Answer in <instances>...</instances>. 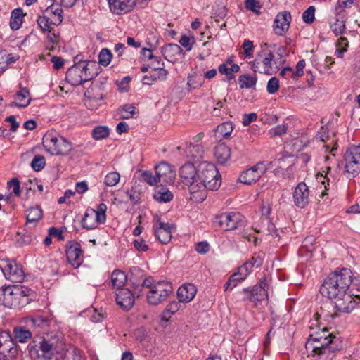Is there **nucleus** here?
Masks as SVG:
<instances>
[{"label": "nucleus", "instance_id": "nucleus-1", "mask_svg": "<svg viewBox=\"0 0 360 360\" xmlns=\"http://www.w3.org/2000/svg\"><path fill=\"white\" fill-rule=\"evenodd\" d=\"M352 281V272L344 268L330 274L320 288V292L331 300L338 311L351 313L360 304V295L347 292Z\"/></svg>", "mask_w": 360, "mask_h": 360}, {"label": "nucleus", "instance_id": "nucleus-2", "mask_svg": "<svg viewBox=\"0 0 360 360\" xmlns=\"http://www.w3.org/2000/svg\"><path fill=\"white\" fill-rule=\"evenodd\" d=\"M27 349L34 360H85L79 349L64 352L63 340L49 335L35 338Z\"/></svg>", "mask_w": 360, "mask_h": 360}, {"label": "nucleus", "instance_id": "nucleus-3", "mask_svg": "<svg viewBox=\"0 0 360 360\" xmlns=\"http://www.w3.org/2000/svg\"><path fill=\"white\" fill-rule=\"evenodd\" d=\"M326 328H323L321 333L311 334L307 345L311 346L314 355L319 356L320 360H332L334 353L343 347L342 341L340 336L329 333Z\"/></svg>", "mask_w": 360, "mask_h": 360}, {"label": "nucleus", "instance_id": "nucleus-4", "mask_svg": "<svg viewBox=\"0 0 360 360\" xmlns=\"http://www.w3.org/2000/svg\"><path fill=\"white\" fill-rule=\"evenodd\" d=\"M221 182L218 169L214 164L207 162L200 163L198 168L197 191L202 188L212 191L217 190Z\"/></svg>", "mask_w": 360, "mask_h": 360}, {"label": "nucleus", "instance_id": "nucleus-5", "mask_svg": "<svg viewBox=\"0 0 360 360\" xmlns=\"http://www.w3.org/2000/svg\"><path fill=\"white\" fill-rule=\"evenodd\" d=\"M43 146L46 150L53 155H68L74 148L72 143L55 132L49 131L44 135Z\"/></svg>", "mask_w": 360, "mask_h": 360}, {"label": "nucleus", "instance_id": "nucleus-6", "mask_svg": "<svg viewBox=\"0 0 360 360\" xmlns=\"http://www.w3.org/2000/svg\"><path fill=\"white\" fill-rule=\"evenodd\" d=\"M267 43L261 45V51L257 54L252 62V70L254 72L271 75L273 63L276 64L274 55L269 49Z\"/></svg>", "mask_w": 360, "mask_h": 360}, {"label": "nucleus", "instance_id": "nucleus-7", "mask_svg": "<svg viewBox=\"0 0 360 360\" xmlns=\"http://www.w3.org/2000/svg\"><path fill=\"white\" fill-rule=\"evenodd\" d=\"M173 287L171 283L161 281L155 283V286L146 293L148 303L158 305L167 299L172 293Z\"/></svg>", "mask_w": 360, "mask_h": 360}, {"label": "nucleus", "instance_id": "nucleus-8", "mask_svg": "<svg viewBox=\"0 0 360 360\" xmlns=\"http://www.w3.org/2000/svg\"><path fill=\"white\" fill-rule=\"evenodd\" d=\"M244 217L238 212L221 213L214 221L221 229L230 231L245 225Z\"/></svg>", "mask_w": 360, "mask_h": 360}, {"label": "nucleus", "instance_id": "nucleus-9", "mask_svg": "<svg viewBox=\"0 0 360 360\" xmlns=\"http://www.w3.org/2000/svg\"><path fill=\"white\" fill-rule=\"evenodd\" d=\"M18 349L10 333L0 332V360H12L18 354Z\"/></svg>", "mask_w": 360, "mask_h": 360}, {"label": "nucleus", "instance_id": "nucleus-10", "mask_svg": "<svg viewBox=\"0 0 360 360\" xmlns=\"http://www.w3.org/2000/svg\"><path fill=\"white\" fill-rule=\"evenodd\" d=\"M179 176L182 183L190 187V191H197L198 179V169H196L193 163L187 162L179 169Z\"/></svg>", "mask_w": 360, "mask_h": 360}, {"label": "nucleus", "instance_id": "nucleus-11", "mask_svg": "<svg viewBox=\"0 0 360 360\" xmlns=\"http://www.w3.org/2000/svg\"><path fill=\"white\" fill-rule=\"evenodd\" d=\"M86 68L85 61H80L72 66L66 72L65 79L72 86H78L92 79V75H83V70Z\"/></svg>", "mask_w": 360, "mask_h": 360}, {"label": "nucleus", "instance_id": "nucleus-12", "mask_svg": "<svg viewBox=\"0 0 360 360\" xmlns=\"http://www.w3.org/2000/svg\"><path fill=\"white\" fill-rule=\"evenodd\" d=\"M266 170V164L264 162H259L243 171L239 176L238 179L240 182L244 184L250 185L257 181Z\"/></svg>", "mask_w": 360, "mask_h": 360}, {"label": "nucleus", "instance_id": "nucleus-13", "mask_svg": "<svg viewBox=\"0 0 360 360\" xmlns=\"http://www.w3.org/2000/svg\"><path fill=\"white\" fill-rule=\"evenodd\" d=\"M19 293L18 290H15L14 285L0 288V304L9 308L20 307L18 297Z\"/></svg>", "mask_w": 360, "mask_h": 360}, {"label": "nucleus", "instance_id": "nucleus-14", "mask_svg": "<svg viewBox=\"0 0 360 360\" xmlns=\"http://www.w3.org/2000/svg\"><path fill=\"white\" fill-rule=\"evenodd\" d=\"M3 272L5 277L13 283H19L24 281V271L22 266L17 264L15 261H6L4 266Z\"/></svg>", "mask_w": 360, "mask_h": 360}, {"label": "nucleus", "instance_id": "nucleus-15", "mask_svg": "<svg viewBox=\"0 0 360 360\" xmlns=\"http://www.w3.org/2000/svg\"><path fill=\"white\" fill-rule=\"evenodd\" d=\"M292 20L291 14L289 11H284L279 12L274 20L273 28L276 34L283 36L288 31Z\"/></svg>", "mask_w": 360, "mask_h": 360}, {"label": "nucleus", "instance_id": "nucleus-16", "mask_svg": "<svg viewBox=\"0 0 360 360\" xmlns=\"http://www.w3.org/2000/svg\"><path fill=\"white\" fill-rule=\"evenodd\" d=\"M66 257L74 269H77L83 262V251L81 245L77 242H70L66 250Z\"/></svg>", "mask_w": 360, "mask_h": 360}, {"label": "nucleus", "instance_id": "nucleus-17", "mask_svg": "<svg viewBox=\"0 0 360 360\" xmlns=\"http://www.w3.org/2000/svg\"><path fill=\"white\" fill-rule=\"evenodd\" d=\"M173 226L168 224L164 223L160 218L157 219L153 226L154 234L156 238L162 244H167L172 239V229Z\"/></svg>", "mask_w": 360, "mask_h": 360}, {"label": "nucleus", "instance_id": "nucleus-18", "mask_svg": "<svg viewBox=\"0 0 360 360\" xmlns=\"http://www.w3.org/2000/svg\"><path fill=\"white\" fill-rule=\"evenodd\" d=\"M293 201L295 205L300 207H305L309 202V190L304 182L299 183L293 193Z\"/></svg>", "mask_w": 360, "mask_h": 360}, {"label": "nucleus", "instance_id": "nucleus-19", "mask_svg": "<svg viewBox=\"0 0 360 360\" xmlns=\"http://www.w3.org/2000/svg\"><path fill=\"white\" fill-rule=\"evenodd\" d=\"M155 174L159 182L173 184L175 179V172L172 167L166 162H162L155 168Z\"/></svg>", "mask_w": 360, "mask_h": 360}, {"label": "nucleus", "instance_id": "nucleus-20", "mask_svg": "<svg viewBox=\"0 0 360 360\" xmlns=\"http://www.w3.org/2000/svg\"><path fill=\"white\" fill-rule=\"evenodd\" d=\"M117 304L124 310H129L134 304V294L129 288L120 289L116 293Z\"/></svg>", "mask_w": 360, "mask_h": 360}, {"label": "nucleus", "instance_id": "nucleus-21", "mask_svg": "<svg viewBox=\"0 0 360 360\" xmlns=\"http://www.w3.org/2000/svg\"><path fill=\"white\" fill-rule=\"evenodd\" d=\"M110 10L117 15H122L132 10L136 0H108Z\"/></svg>", "mask_w": 360, "mask_h": 360}, {"label": "nucleus", "instance_id": "nucleus-22", "mask_svg": "<svg viewBox=\"0 0 360 360\" xmlns=\"http://www.w3.org/2000/svg\"><path fill=\"white\" fill-rule=\"evenodd\" d=\"M162 53L167 60L173 63L182 58L184 55L181 46L175 44H169L162 47Z\"/></svg>", "mask_w": 360, "mask_h": 360}, {"label": "nucleus", "instance_id": "nucleus-23", "mask_svg": "<svg viewBox=\"0 0 360 360\" xmlns=\"http://www.w3.org/2000/svg\"><path fill=\"white\" fill-rule=\"evenodd\" d=\"M197 290L194 285L186 283L181 285L177 290V297L180 302L188 303L195 297Z\"/></svg>", "mask_w": 360, "mask_h": 360}, {"label": "nucleus", "instance_id": "nucleus-24", "mask_svg": "<svg viewBox=\"0 0 360 360\" xmlns=\"http://www.w3.org/2000/svg\"><path fill=\"white\" fill-rule=\"evenodd\" d=\"M262 263L263 259L259 255L255 254L248 261L238 269L239 274H243V277H247L252 272L253 268L260 267Z\"/></svg>", "mask_w": 360, "mask_h": 360}, {"label": "nucleus", "instance_id": "nucleus-25", "mask_svg": "<svg viewBox=\"0 0 360 360\" xmlns=\"http://www.w3.org/2000/svg\"><path fill=\"white\" fill-rule=\"evenodd\" d=\"M214 156L219 164L224 165L231 159V148L224 143H219L214 148Z\"/></svg>", "mask_w": 360, "mask_h": 360}, {"label": "nucleus", "instance_id": "nucleus-26", "mask_svg": "<svg viewBox=\"0 0 360 360\" xmlns=\"http://www.w3.org/2000/svg\"><path fill=\"white\" fill-rule=\"evenodd\" d=\"M267 284L266 281H261L259 285H255L250 290V296L249 300L251 302H256L261 301L267 297V290L266 289Z\"/></svg>", "mask_w": 360, "mask_h": 360}, {"label": "nucleus", "instance_id": "nucleus-27", "mask_svg": "<svg viewBox=\"0 0 360 360\" xmlns=\"http://www.w3.org/2000/svg\"><path fill=\"white\" fill-rule=\"evenodd\" d=\"M335 18L330 22V27L332 32L336 35H342L345 33V14H336Z\"/></svg>", "mask_w": 360, "mask_h": 360}, {"label": "nucleus", "instance_id": "nucleus-28", "mask_svg": "<svg viewBox=\"0 0 360 360\" xmlns=\"http://www.w3.org/2000/svg\"><path fill=\"white\" fill-rule=\"evenodd\" d=\"M233 130V125L231 122H225L220 124L214 129L216 140L221 141L223 139L229 138Z\"/></svg>", "mask_w": 360, "mask_h": 360}, {"label": "nucleus", "instance_id": "nucleus-29", "mask_svg": "<svg viewBox=\"0 0 360 360\" xmlns=\"http://www.w3.org/2000/svg\"><path fill=\"white\" fill-rule=\"evenodd\" d=\"M185 153L188 158L199 161L203 158V146L200 144L189 143L185 149Z\"/></svg>", "mask_w": 360, "mask_h": 360}, {"label": "nucleus", "instance_id": "nucleus-30", "mask_svg": "<svg viewBox=\"0 0 360 360\" xmlns=\"http://www.w3.org/2000/svg\"><path fill=\"white\" fill-rule=\"evenodd\" d=\"M30 102L31 98L29 91L26 88H22L16 92L15 101L13 104L11 105H15L19 108H25L30 103Z\"/></svg>", "mask_w": 360, "mask_h": 360}, {"label": "nucleus", "instance_id": "nucleus-31", "mask_svg": "<svg viewBox=\"0 0 360 360\" xmlns=\"http://www.w3.org/2000/svg\"><path fill=\"white\" fill-rule=\"evenodd\" d=\"M127 281V275L122 271L115 270L111 275L112 287L117 291L124 289V286Z\"/></svg>", "mask_w": 360, "mask_h": 360}, {"label": "nucleus", "instance_id": "nucleus-32", "mask_svg": "<svg viewBox=\"0 0 360 360\" xmlns=\"http://www.w3.org/2000/svg\"><path fill=\"white\" fill-rule=\"evenodd\" d=\"M13 339L14 342L24 343L32 338V333L22 326H16L13 330Z\"/></svg>", "mask_w": 360, "mask_h": 360}, {"label": "nucleus", "instance_id": "nucleus-33", "mask_svg": "<svg viewBox=\"0 0 360 360\" xmlns=\"http://www.w3.org/2000/svg\"><path fill=\"white\" fill-rule=\"evenodd\" d=\"M316 137L321 141L326 143L324 146L326 148L327 150L330 148V145H333V148L330 150V153H333L335 150H337L338 146L336 141L333 138L330 137L328 130L326 128L321 127L320 131L318 132Z\"/></svg>", "mask_w": 360, "mask_h": 360}, {"label": "nucleus", "instance_id": "nucleus-34", "mask_svg": "<svg viewBox=\"0 0 360 360\" xmlns=\"http://www.w3.org/2000/svg\"><path fill=\"white\" fill-rule=\"evenodd\" d=\"M82 226L88 230H91L97 227L100 223L97 221L95 217L94 209L87 210L82 221Z\"/></svg>", "mask_w": 360, "mask_h": 360}, {"label": "nucleus", "instance_id": "nucleus-35", "mask_svg": "<svg viewBox=\"0 0 360 360\" xmlns=\"http://www.w3.org/2000/svg\"><path fill=\"white\" fill-rule=\"evenodd\" d=\"M15 290H18L19 295H18L20 300V307H23L30 302L34 292L27 287L22 285H14Z\"/></svg>", "mask_w": 360, "mask_h": 360}, {"label": "nucleus", "instance_id": "nucleus-36", "mask_svg": "<svg viewBox=\"0 0 360 360\" xmlns=\"http://www.w3.org/2000/svg\"><path fill=\"white\" fill-rule=\"evenodd\" d=\"M153 198L159 202H167L172 200L173 194L167 188L158 186L153 194Z\"/></svg>", "mask_w": 360, "mask_h": 360}, {"label": "nucleus", "instance_id": "nucleus-37", "mask_svg": "<svg viewBox=\"0 0 360 360\" xmlns=\"http://www.w3.org/2000/svg\"><path fill=\"white\" fill-rule=\"evenodd\" d=\"M345 160V172L347 178H354L360 173V162H354V160Z\"/></svg>", "mask_w": 360, "mask_h": 360}, {"label": "nucleus", "instance_id": "nucleus-38", "mask_svg": "<svg viewBox=\"0 0 360 360\" xmlns=\"http://www.w3.org/2000/svg\"><path fill=\"white\" fill-rule=\"evenodd\" d=\"M22 23V10L14 9L11 13L10 27L13 30H18Z\"/></svg>", "mask_w": 360, "mask_h": 360}, {"label": "nucleus", "instance_id": "nucleus-39", "mask_svg": "<svg viewBox=\"0 0 360 360\" xmlns=\"http://www.w3.org/2000/svg\"><path fill=\"white\" fill-rule=\"evenodd\" d=\"M42 216L43 212L39 207H30L27 210L26 225L28 226L32 223L37 222L41 219Z\"/></svg>", "mask_w": 360, "mask_h": 360}, {"label": "nucleus", "instance_id": "nucleus-40", "mask_svg": "<svg viewBox=\"0 0 360 360\" xmlns=\"http://www.w3.org/2000/svg\"><path fill=\"white\" fill-rule=\"evenodd\" d=\"M18 58L19 56L17 55L13 56L8 54L6 50H1L0 67L6 70L9 64L15 63Z\"/></svg>", "mask_w": 360, "mask_h": 360}, {"label": "nucleus", "instance_id": "nucleus-41", "mask_svg": "<svg viewBox=\"0 0 360 360\" xmlns=\"http://www.w3.org/2000/svg\"><path fill=\"white\" fill-rule=\"evenodd\" d=\"M246 278V277H243V274H239V270L238 269V271L232 274L227 282L224 285V289L226 291L229 290H232L233 288L237 286V285L244 281Z\"/></svg>", "mask_w": 360, "mask_h": 360}, {"label": "nucleus", "instance_id": "nucleus-42", "mask_svg": "<svg viewBox=\"0 0 360 360\" xmlns=\"http://www.w3.org/2000/svg\"><path fill=\"white\" fill-rule=\"evenodd\" d=\"M238 82L240 87L243 88H252L255 86L257 82V77L255 76H250L248 75H243L239 77Z\"/></svg>", "mask_w": 360, "mask_h": 360}, {"label": "nucleus", "instance_id": "nucleus-43", "mask_svg": "<svg viewBox=\"0 0 360 360\" xmlns=\"http://www.w3.org/2000/svg\"><path fill=\"white\" fill-rule=\"evenodd\" d=\"M345 160L360 162V146H351L345 153Z\"/></svg>", "mask_w": 360, "mask_h": 360}, {"label": "nucleus", "instance_id": "nucleus-44", "mask_svg": "<svg viewBox=\"0 0 360 360\" xmlns=\"http://www.w3.org/2000/svg\"><path fill=\"white\" fill-rule=\"evenodd\" d=\"M30 321L34 326L41 328H45L50 323V320L47 317L41 315L32 316Z\"/></svg>", "mask_w": 360, "mask_h": 360}, {"label": "nucleus", "instance_id": "nucleus-45", "mask_svg": "<svg viewBox=\"0 0 360 360\" xmlns=\"http://www.w3.org/2000/svg\"><path fill=\"white\" fill-rule=\"evenodd\" d=\"M107 205L105 203H101L98 205L97 209L94 210L95 217L97 219V221L100 224H104L106 221V212Z\"/></svg>", "mask_w": 360, "mask_h": 360}, {"label": "nucleus", "instance_id": "nucleus-46", "mask_svg": "<svg viewBox=\"0 0 360 360\" xmlns=\"http://www.w3.org/2000/svg\"><path fill=\"white\" fill-rule=\"evenodd\" d=\"M109 135L108 127L98 126L95 127L92 131V136L96 140H100L106 138Z\"/></svg>", "mask_w": 360, "mask_h": 360}, {"label": "nucleus", "instance_id": "nucleus-47", "mask_svg": "<svg viewBox=\"0 0 360 360\" xmlns=\"http://www.w3.org/2000/svg\"><path fill=\"white\" fill-rule=\"evenodd\" d=\"M112 53L108 49H103L98 55V62L103 66H107L111 61Z\"/></svg>", "mask_w": 360, "mask_h": 360}, {"label": "nucleus", "instance_id": "nucleus-48", "mask_svg": "<svg viewBox=\"0 0 360 360\" xmlns=\"http://www.w3.org/2000/svg\"><path fill=\"white\" fill-rule=\"evenodd\" d=\"M354 0H338L335 8V14H344L346 8H350Z\"/></svg>", "mask_w": 360, "mask_h": 360}, {"label": "nucleus", "instance_id": "nucleus-49", "mask_svg": "<svg viewBox=\"0 0 360 360\" xmlns=\"http://www.w3.org/2000/svg\"><path fill=\"white\" fill-rule=\"evenodd\" d=\"M349 42L347 38L341 37L337 43V50L335 51L336 55L338 57L342 58L343 53L347 51Z\"/></svg>", "mask_w": 360, "mask_h": 360}, {"label": "nucleus", "instance_id": "nucleus-50", "mask_svg": "<svg viewBox=\"0 0 360 360\" xmlns=\"http://www.w3.org/2000/svg\"><path fill=\"white\" fill-rule=\"evenodd\" d=\"M288 129V124L283 122L282 124L271 128L269 130V134L271 137L281 136L286 134Z\"/></svg>", "mask_w": 360, "mask_h": 360}, {"label": "nucleus", "instance_id": "nucleus-51", "mask_svg": "<svg viewBox=\"0 0 360 360\" xmlns=\"http://www.w3.org/2000/svg\"><path fill=\"white\" fill-rule=\"evenodd\" d=\"M120 179V175L117 172L108 173L105 177V184L108 186H114L117 184Z\"/></svg>", "mask_w": 360, "mask_h": 360}, {"label": "nucleus", "instance_id": "nucleus-52", "mask_svg": "<svg viewBox=\"0 0 360 360\" xmlns=\"http://www.w3.org/2000/svg\"><path fill=\"white\" fill-rule=\"evenodd\" d=\"M136 113V108L130 104L124 105L120 109V116L123 119H129Z\"/></svg>", "mask_w": 360, "mask_h": 360}, {"label": "nucleus", "instance_id": "nucleus-53", "mask_svg": "<svg viewBox=\"0 0 360 360\" xmlns=\"http://www.w3.org/2000/svg\"><path fill=\"white\" fill-rule=\"evenodd\" d=\"M226 101V98H224L223 101H218L210 112L211 115L214 117H221L222 112L226 110L224 104Z\"/></svg>", "mask_w": 360, "mask_h": 360}, {"label": "nucleus", "instance_id": "nucleus-54", "mask_svg": "<svg viewBox=\"0 0 360 360\" xmlns=\"http://www.w3.org/2000/svg\"><path fill=\"white\" fill-rule=\"evenodd\" d=\"M46 162L44 156L36 155L31 162V167L34 171H40L45 166Z\"/></svg>", "mask_w": 360, "mask_h": 360}, {"label": "nucleus", "instance_id": "nucleus-55", "mask_svg": "<svg viewBox=\"0 0 360 360\" xmlns=\"http://www.w3.org/2000/svg\"><path fill=\"white\" fill-rule=\"evenodd\" d=\"M153 74H151V82H154L158 79L165 80L168 75V71L165 70L164 67H162L158 70H153Z\"/></svg>", "mask_w": 360, "mask_h": 360}, {"label": "nucleus", "instance_id": "nucleus-56", "mask_svg": "<svg viewBox=\"0 0 360 360\" xmlns=\"http://www.w3.org/2000/svg\"><path fill=\"white\" fill-rule=\"evenodd\" d=\"M180 44L184 46L187 51L192 49L195 43V38L191 36L183 35L179 39Z\"/></svg>", "mask_w": 360, "mask_h": 360}, {"label": "nucleus", "instance_id": "nucleus-57", "mask_svg": "<svg viewBox=\"0 0 360 360\" xmlns=\"http://www.w3.org/2000/svg\"><path fill=\"white\" fill-rule=\"evenodd\" d=\"M315 8L311 6H309L302 13L303 21L307 24H311L314 20Z\"/></svg>", "mask_w": 360, "mask_h": 360}, {"label": "nucleus", "instance_id": "nucleus-58", "mask_svg": "<svg viewBox=\"0 0 360 360\" xmlns=\"http://www.w3.org/2000/svg\"><path fill=\"white\" fill-rule=\"evenodd\" d=\"M142 180L148 184L150 186L155 185L158 181V179L156 176H153L150 171H144L141 174Z\"/></svg>", "mask_w": 360, "mask_h": 360}, {"label": "nucleus", "instance_id": "nucleus-59", "mask_svg": "<svg viewBox=\"0 0 360 360\" xmlns=\"http://www.w3.org/2000/svg\"><path fill=\"white\" fill-rule=\"evenodd\" d=\"M279 89V81L276 77L271 78L268 83L266 89L269 94H273L276 93Z\"/></svg>", "mask_w": 360, "mask_h": 360}, {"label": "nucleus", "instance_id": "nucleus-60", "mask_svg": "<svg viewBox=\"0 0 360 360\" xmlns=\"http://www.w3.org/2000/svg\"><path fill=\"white\" fill-rule=\"evenodd\" d=\"M316 242V238L313 236H309L305 238L303 241L302 248L305 249L309 252H312L314 250V244Z\"/></svg>", "mask_w": 360, "mask_h": 360}, {"label": "nucleus", "instance_id": "nucleus-61", "mask_svg": "<svg viewBox=\"0 0 360 360\" xmlns=\"http://www.w3.org/2000/svg\"><path fill=\"white\" fill-rule=\"evenodd\" d=\"M37 22L40 29L43 31L49 32L52 30L48 18L45 16H39L38 17Z\"/></svg>", "mask_w": 360, "mask_h": 360}, {"label": "nucleus", "instance_id": "nucleus-62", "mask_svg": "<svg viewBox=\"0 0 360 360\" xmlns=\"http://www.w3.org/2000/svg\"><path fill=\"white\" fill-rule=\"evenodd\" d=\"M8 186L10 188H13V191L16 196L18 197L20 195L21 191L20 187V181L17 178H13V179L9 181L8 182Z\"/></svg>", "mask_w": 360, "mask_h": 360}, {"label": "nucleus", "instance_id": "nucleus-63", "mask_svg": "<svg viewBox=\"0 0 360 360\" xmlns=\"http://www.w3.org/2000/svg\"><path fill=\"white\" fill-rule=\"evenodd\" d=\"M245 5L246 8L255 12L256 13H259L260 5L258 1L256 0H245Z\"/></svg>", "mask_w": 360, "mask_h": 360}, {"label": "nucleus", "instance_id": "nucleus-64", "mask_svg": "<svg viewBox=\"0 0 360 360\" xmlns=\"http://www.w3.org/2000/svg\"><path fill=\"white\" fill-rule=\"evenodd\" d=\"M253 42L250 40H245L243 48L244 49V55L246 58H250L253 52Z\"/></svg>", "mask_w": 360, "mask_h": 360}]
</instances>
